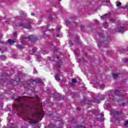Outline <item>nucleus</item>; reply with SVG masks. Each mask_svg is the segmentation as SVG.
<instances>
[{"label": "nucleus", "instance_id": "obj_18", "mask_svg": "<svg viewBox=\"0 0 128 128\" xmlns=\"http://www.w3.org/2000/svg\"><path fill=\"white\" fill-rule=\"evenodd\" d=\"M106 2L107 4H109L110 0H106Z\"/></svg>", "mask_w": 128, "mask_h": 128}, {"label": "nucleus", "instance_id": "obj_10", "mask_svg": "<svg viewBox=\"0 0 128 128\" xmlns=\"http://www.w3.org/2000/svg\"><path fill=\"white\" fill-rule=\"evenodd\" d=\"M55 78H56V80H60V78H58V76H55Z\"/></svg>", "mask_w": 128, "mask_h": 128}, {"label": "nucleus", "instance_id": "obj_19", "mask_svg": "<svg viewBox=\"0 0 128 128\" xmlns=\"http://www.w3.org/2000/svg\"><path fill=\"white\" fill-rule=\"evenodd\" d=\"M101 88H104V85L101 86Z\"/></svg>", "mask_w": 128, "mask_h": 128}, {"label": "nucleus", "instance_id": "obj_1", "mask_svg": "<svg viewBox=\"0 0 128 128\" xmlns=\"http://www.w3.org/2000/svg\"><path fill=\"white\" fill-rule=\"evenodd\" d=\"M20 26H22V28H28V30H30V28L31 26L30 24H21L19 25Z\"/></svg>", "mask_w": 128, "mask_h": 128}, {"label": "nucleus", "instance_id": "obj_27", "mask_svg": "<svg viewBox=\"0 0 128 128\" xmlns=\"http://www.w3.org/2000/svg\"><path fill=\"white\" fill-rule=\"evenodd\" d=\"M0 50H2V49L0 48Z\"/></svg>", "mask_w": 128, "mask_h": 128}, {"label": "nucleus", "instance_id": "obj_4", "mask_svg": "<svg viewBox=\"0 0 128 128\" xmlns=\"http://www.w3.org/2000/svg\"><path fill=\"white\" fill-rule=\"evenodd\" d=\"M120 74H113V78H118Z\"/></svg>", "mask_w": 128, "mask_h": 128}, {"label": "nucleus", "instance_id": "obj_11", "mask_svg": "<svg viewBox=\"0 0 128 128\" xmlns=\"http://www.w3.org/2000/svg\"><path fill=\"white\" fill-rule=\"evenodd\" d=\"M0 58H1V60H6V56H0Z\"/></svg>", "mask_w": 128, "mask_h": 128}, {"label": "nucleus", "instance_id": "obj_15", "mask_svg": "<svg viewBox=\"0 0 128 128\" xmlns=\"http://www.w3.org/2000/svg\"><path fill=\"white\" fill-rule=\"evenodd\" d=\"M16 34H17L16 32L13 34V36H14V38H15V36H16Z\"/></svg>", "mask_w": 128, "mask_h": 128}, {"label": "nucleus", "instance_id": "obj_12", "mask_svg": "<svg viewBox=\"0 0 128 128\" xmlns=\"http://www.w3.org/2000/svg\"><path fill=\"white\" fill-rule=\"evenodd\" d=\"M124 125L128 126V120H126L124 122Z\"/></svg>", "mask_w": 128, "mask_h": 128}, {"label": "nucleus", "instance_id": "obj_3", "mask_svg": "<svg viewBox=\"0 0 128 128\" xmlns=\"http://www.w3.org/2000/svg\"><path fill=\"white\" fill-rule=\"evenodd\" d=\"M8 42L9 44H14V42H16V41L14 40L8 39Z\"/></svg>", "mask_w": 128, "mask_h": 128}, {"label": "nucleus", "instance_id": "obj_21", "mask_svg": "<svg viewBox=\"0 0 128 128\" xmlns=\"http://www.w3.org/2000/svg\"><path fill=\"white\" fill-rule=\"evenodd\" d=\"M72 122H74V118H72Z\"/></svg>", "mask_w": 128, "mask_h": 128}, {"label": "nucleus", "instance_id": "obj_16", "mask_svg": "<svg viewBox=\"0 0 128 128\" xmlns=\"http://www.w3.org/2000/svg\"><path fill=\"white\" fill-rule=\"evenodd\" d=\"M69 44H70V46H72V42H69Z\"/></svg>", "mask_w": 128, "mask_h": 128}, {"label": "nucleus", "instance_id": "obj_5", "mask_svg": "<svg viewBox=\"0 0 128 128\" xmlns=\"http://www.w3.org/2000/svg\"><path fill=\"white\" fill-rule=\"evenodd\" d=\"M122 5V2H120L119 1H117L116 2V6H120Z\"/></svg>", "mask_w": 128, "mask_h": 128}, {"label": "nucleus", "instance_id": "obj_8", "mask_svg": "<svg viewBox=\"0 0 128 128\" xmlns=\"http://www.w3.org/2000/svg\"><path fill=\"white\" fill-rule=\"evenodd\" d=\"M18 48H24V47H22V46L20 44L17 45Z\"/></svg>", "mask_w": 128, "mask_h": 128}, {"label": "nucleus", "instance_id": "obj_6", "mask_svg": "<svg viewBox=\"0 0 128 128\" xmlns=\"http://www.w3.org/2000/svg\"><path fill=\"white\" fill-rule=\"evenodd\" d=\"M108 18V14H105L104 16H100V18Z\"/></svg>", "mask_w": 128, "mask_h": 128}, {"label": "nucleus", "instance_id": "obj_13", "mask_svg": "<svg viewBox=\"0 0 128 128\" xmlns=\"http://www.w3.org/2000/svg\"><path fill=\"white\" fill-rule=\"evenodd\" d=\"M114 20H116L114 18L110 19V22H114Z\"/></svg>", "mask_w": 128, "mask_h": 128}, {"label": "nucleus", "instance_id": "obj_9", "mask_svg": "<svg viewBox=\"0 0 128 128\" xmlns=\"http://www.w3.org/2000/svg\"><path fill=\"white\" fill-rule=\"evenodd\" d=\"M36 82H42V80L40 78H38L36 80Z\"/></svg>", "mask_w": 128, "mask_h": 128}, {"label": "nucleus", "instance_id": "obj_2", "mask_svg": "<svg viewBox=\"0 0 128 128\" xmlns=\"http://www.w3.org/2000/svg\"><path fill=\"white\" fill-rule=\"evenodd\" d=\"M44 112H37L36 116H39V118H42Z\"/></svg>", "mask_w": 128, "mask_h": 128}, {"label": "nucleus", "instance_id": "obj_25", "mask_svg": "<svg viewBox=\"0 0 128 128\" xmlns=\"http://www.w3.org/2000/svg\"><path fill=\"white\" fill-rule=\"evenodd\" d=\"M19 98H20H20H22L20 97Z\"/></svg>", "mask_w": 128, "mask_h": 128}, {"label": "nucleus", "instance_id": "obj_14", "mask_svg": "<svg viewBox=\"0 0 128 128\" xmlns=\"http://www.w3.org/2000/svg\"><path fill=\"white\" fill-rule=\"evenodd\" d=\"M72 82H76V79H72Z\"/></svg>", "mask_w": 128, "mask_h": 128}, {"label": "nucleus", "instance_id": "obj_20", "mask_svg": "<svg viewBox=\"0 0 128 128\" xmlns=\"http://www.w3.org/2000/svg\"><path fill=\"white\" fill-rule=\"evenodd\" d=\"M32 16H34V13L31 14Z\"/></svg>", "mask_w": 128, "mask_h": 128}, {"label": "nucleus", "instance_id": "obj_7", "mask_svg": "<svg viewBox=\"0 0 128 128\" xmlns=\"http://www.w3.org/2000/svg\"><path fill=\"white\" fill-rule=\"evenodd\" d=\"M122 30H124V27H120V29L118 30V32H122Z\"/></svg>", "mask_w": 128, "mask_h": 128}, {"label": "nucleus", "instance_id": "obj_23", "mask_svg": "<svg viewBox=\"0 0 128 128\" xmlns=\"http://www.w3.org/2000/svg\"><path fill=\"white\" fill-rule=\"evenodd\" d=\"M76 54H78V51L77 52H76Z\"/></svg>", "mask_w": 128, "mask_h": 128}, {"label": "nucleus", "instance_id": "obj_26", "mask_svg": "<svg viewBox=\"0 0 128 128\" xmlns=\"http://www.w3.org/2000/svg\"><path fill=\"white\" fill-rule=\"evenodd\" d=\"M32 54H34V53H32Z\"/></svg>", "mask_w": 128, "mask_h": 128}, {"label": "nucleus", "instance_id": "obj_22", "mask_svg": "<svg viewBox=\"0 0 128 128\" xmlns=\"http://www.w3.org/2000/svg\"><path fill=\"white\" fill-rule=\"evenodd\" d=\"M77 110H80V108H77Z\"/></svg>", "mask_w": 128, "mask_h": 128}, {"label": "nucleus", "instance_id": "obj_17", "mask_svg": "<svg viewBox=\"0 0 128 128\" xmlns=\"http://www.w3.org/2000/svg\"><path fill=\"white\" fill-rule=\"evenodd\" d=\"M78 128H84V127L82 126H80Z\"/></svg>", "mask_w": 128, "mask_h": 128}, {"label": "nucleus", "instance_id": "obj_24", "mask_svg": "<svg viewBox=\"0 0 128 128\" xmlns=\"http://www.w3.org/2000/svg\"><path fill=\"white\" fill-rule=\"evenodd\" d=\"M102 116H104V114H102Z\"/></svg>", "mask_w": 128, "mask_h": 128}]
</instances>
